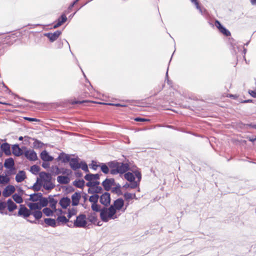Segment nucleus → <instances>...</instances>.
<instances>
[{"label": "nucleus", "instance_id": "nucleus-1", "mask_svg": "<svg viewBox=\"0 0 256 256\" xmlns=\"http://www.w3.org/2000/svg\"><path fill=\"white\" fill-rule=\"evenodd\" d=\"M56 161L60 160L64 164L68 162L70 166L74 171L80 168V158L78 156L76 158H71L70 154L62 152L59 154L58 157L56 158Z\"/></svg>", "mask_w": 256, "mask_h": 256}, {"label": "nucleus", "instance_id": "nucleus-2", "mask_svg": "<svg viewBox=\"0 0 256 256\" xmlns=\"http://www.w3.org/2000/svg\"><path fill=\"white\" fill-rule=\"evenodd\" d=\"M108 165L110 168V174L113 175L123 174L130 170L128 160L126 163L112 160L109 162Z\"/></svg>", "mask_w": 256, "mask_h": 256}, {"label": "nucleus", "instance_id": "nucleus-3", "mask_svg": "<svg viewBox=\"0 0 256 256\" xmlns=\"http://www.w3.org/2000/svg\"><path fill=\"white\" fill-rule=\"evenodd\" d=\"M31 214L32 210H30V209H28L24 204H20L16 215L17 216L22 217L26 219L28 222L32 224H38V222H36V220H31L28 219V218L31 215Z\"/></svg>", "mask_w": 256, "mask_h": 256}, {"label": "nucleus", "instance_id": "nucleus-4", "mask_svg": "<svg viewBox=\"0 0 256 256\" xmlns=\"http://www.w3.org/2000/svg\"><path fill=\"white\" fill-rule=\"evenodd\" d=\"M40 176L44 181L48 182V184H44L43 186L44 189L50 190L54 188L55 185L51 182L52 176L50 174L42 172L40 173Z\"/></svg>", "mask_w": 256, "mask_h": 256}, {"label": "nucleus", "instance_id": "nucleus-5", "mask_svg": "<svg viewBox=\"0 0 256 256\" xmlns=\"http://www.w3.org/2000/svg\"><path fill=\"white\" fill-rule=\"evenodd\" d=\"M87 224L86 216L84 214H80L76 216V219L74 220V226L75 228H85L86 227Z\"/></svg>", "mask_w": 256, "mask_h": 256}, {"label": "nucleus", "instance_id": "nucleus-6", "mask_svg": "<svg viewBox=\"0 0 256 256\" xmlns=\"http://www.w3.org/2000/svg\"><path fill=\"white\" fill-rule=\"evenodd\" d=\"M110 194L108 192H104L100 196V202L104 206V207H108L110 204Z\"/></svg>", "mask_w": 256, "mask_h": 256}, {"label": "nucleus", "instance_id": "nucleus-7", "mask_svg": "<svg viewBox=\"0 0 256 256\" xmlns=\"http://www.w3.org/2000/svg\"><path fill=\"white\" fill-rule=\"evenodd\" d=\"M115 180L113 178H106L102 183L104 190L106 192L110 190L112 186H115Z\"/></svg>", "mask_w": 256, "mask_h": 256}, {"label": "nucleus", "instance_id": "nucleus-8", "mask_svg": "<svg viewBox=\"0 0 256 256\" xmlns=\"http://www.w3.org/2000/svg\"><path fill=\"white\" fill-rule=\"evenodd\" d=\"M214 25L218 30L219 32L224 36H230V32L227 28H226L218 20H215Z\"/></svg>", "mask_w": 256, "mask_h": 256}, {"label": "nucleus", "instance_id": "nucleus-9", "mask_svg": "<svg viewBox=\"0 0 256 256\" xmlns=\"http://www.w3.org/2000/svg\"><path fill=\"white\" fill-rule=\"evenodd\" d=\"M23 154L30 161H35L38 159L36 152L33 150H25Z\"/></svg>", "mask_w": 256, "mask_h": 256}, {"label": "nucleus", "instance_id": "nucleus-10", "mask_svg": "<svg viewBox=\"0 0 256 256\" xmlns=\"http://www.w3.org/2000/svg\"><path fill=\"white\" fill-rule=\"evenodd\" d=\"M62 34V31L56 30L54 33L48 32L44 34V36L47 37L50 42H54Z\"/></svg>", "mask_w": 256, "mask_h": 256}, {"label": "nucleus", "instance_id": "nucleus-11", "mask_svg": "<svg viewBox=\"0 0 256 256\" xmlns=\"http://www.w3.org/2000/svg\"><path fill=\"white\" fill-rule=\"evenodd\" d=\"M16 190L14 186L12 185L7 186L2 192V196L8 198L12 195Z\"/></svg>", "mask_w": 256, "mask_h": 256}, {"label": "nucleus", "instance_id": "nucleus-12", "mask_svg": "<svg viewBox=\"0 0 256 256\" xmlns=\"http://www.w3.org/2000/svg\"><path fill=\"white\" fill-rule=\"evenodd\" d=\"M1 152H4L6 156H9L12 154V151L10 150V145L8 143L6 142L2 143L0 146Z\"/></svg>", "mask_w": 256, "mask_h": 256}, {"label": "nucleus", "instance_id": "nucleus-13", "mask_svg": "<svg viewBox=\"0 0 256 256\" xmlns=\"http://www.w3.org/2000/svg\"><path fill=\"white\" fill-rule=\"evenodd\" d=\"M12 154L16 156H22L24 152L22 150V149L19 146L18 144L12 145Z\"/></svg>", "mask_w": 256, "mask_h": 256}, {"label": "nucleus", "instance_id": "nucleus-14", "mask_svg": "<svg viewBox=\"0 0 256 256\" xmlns=\"http://www.w3.org/2000/svg\"><path fill=\"white\" fill-rule=\"evenodd\" d=\"M68 20L67 17L64 14H62L61 16L58 18V20L56 21V24H54L53 26L54 28H56L62 26L64 23L66 22Z\"/></svg>", "mask_w": 256, "mask_h": 256}, {"label": "nucleus", "instance_id": "nucleus-15", "mask_svg": "<svg viewBox=\"0 0 256 256\" xmlns=\"http://www.w3.org/2000/svg\"><path fill=\"white\" fill-rule=\"evenodd\" d=\"M71 204L70 198L68 196L62 197L60 198L59 202V204L61 207L64 208H66Z\"/></svg>", "mask_w": 256, "mask_h": 256}, {"label": "nucleus", "instance_id": "nucleus-16", "mask_svg": "<svg viewBox=\"0 0 256 256\" xmlns=\"http://www.w3.org/2000/svg\"><path fill=\"white\" fill-rule=\"evenodd\" d=\"M40 157L44 162H52L54 159V158L50 156L46 150L41 152Z\"/></svg>", "mask_w": 256, "mask_h": 256}, {"label": "nucleus", "instance_id": "nucleus-17", "mask_svg": "<svg viewBox=\"0 0 256 256\" xmlns=\"http://www.w3.org/2000/svg\"><path fill=\"white\" fill-rule=\"evenodd\" d=\"M116 210H120L124 206V200L120 198L115 200L112 205Z\"/></svg>", "mask_w": 256, "mask_h": 256}, {"label": "nucleus", "instance_id": "nucleus-18", "mask_svg": "<svg viewBox=\"0 0 256 256\" xmlns=\"http://www.w3.org/2000/svg\"><path fill=\"white\" fill-rule=\"evenodd\" d=\"M81 196L79 192H75L72 196V206H77L80 202V199Z\"/></svg>", "mask_w": 256, "mask_h": 256}, {"label": "nucleus", "instance_id": "nucleus-19", "mask_svg": "<svg viewBox=\"0 0 256 256\" xmlns=\"http://www.w3.org/2000/svg\"><path fill=\"white\" fill-rule=\"evenodd\" d=\"M106 207H103L100 214L101 220L104 222H106L110 220H111L109 218V216H108V212L106 210Z\"/></svg>", "mask_w": 256, "mask_h": 256}, {"label": "nucleus", "instance_id": "nucleus-20", "mask_svg": "<svg viewBox=\"0 0 256 256\" xmlns=\"http://www.w3.org/2000/svg\"><path fill=\"white\" fill-rule=\"evenodd\" d=\"M106 210L108 212V216L111 220H114L118 218L116 215L117 210L112 205H110L108 208L106 207Z\"/></svg>", "mask_w": 256, "mask_h": 256}, {"label": "nucleus", "instance_id": "nucleus-21", "mask_svg": "<svg viewBox=\"0 0 256 256\" xmlns=\"http://www.w3.org/2000/svg\"><path fill=\"white\" fill-rule=\"evenodd\" d=\"M56 169V171L55 172V175H58L60 174H66L67 175H69L70 174H72V171L70 170L67 169V168H60L58 166H56L54 167H53L52 168Z\"/></svg>", "mask_w": 256, "mask_h": 256}, {"label": "nucleus", "instance_id": "nucleus-22", "mask_svg": "<svg viewBox=\"0 0 256 256\" xmlns=\"http://www.w3.org/2000/svg\"><path fill=\"white\" fill-rule=\"evenodd\" d=\"M100 174H92L90 173L87 174L84 177V179L87 181H94V180H98L100 179Z\"/></svg>", "mask_w": 256, "mask_h": 256}, {"label": "nucleus", "instance_id": "nucleus-23", "mask_svg": "<svg viewBox=\"0 0 256 256\" xmlns=\"http://www.w3.org/2000/svg\"><path fill=\"white\" fill-rule=\"evenodd\" d=\"M26 178V172L24 170H20L16 176V180L18 182H23Z\"/></svg>", "mask_w": 256, "mask_h": 256}, {"label": "nucleus", "instance_id": "nucleus-24", "mask_svg": "<svg viewBox=\"0 0 256 256\" xmlns=\"http://www.w3.org/2000/svg\"><path fill=\"white\" fill-rule=\"evenodd\" d=\"M48 199L49 200L48 202L50 203V206L54 212H56L57 211L56 206L58 200L54 198V196L51 195L48 196Z\"/></svg>", "mask_w": 256, "mask_h": 256}, {"label": "nucleus", "instance_id": "nucleus-25", "mask_svg": "<svg viewBox=\"0 0 256 256\" xmlns=\"http://www.w3.org/2000/svg\"><path fill=\"white\" fill-rule=\"evenodd\" d=\"M57 181L60 184H68L70 182V178L68 176H58Z\"/></svg>", "mask_w": 256, "mask_h": 256}, {"label": "nucleus", "instance_id": "nucleus-26", "mask_svg": "<svg viewBox=\"0 0 256 256\" xmlns=\"http://www.w3.org/2000/svg\"><path fill=\"white\" fill-rule=\"evenodd\" d=\"M6 206L8 208V210L10 212H13L18 208L17 205L14 202V201L11 198H9L8 200L6 202Z\"/></svg>", "mask_w": 256, "mask_h": 256}, {"label": "nucleus", "instance_id": "nucleus-27", "mask_svg": "<svg viewBox=\"0 0 256 256\" xmlns=\"http://www.w3.org/2000/svg\"><path fill=\"white\" fill-rule=\"evenodd\" d=\"M88 192L90 194H102L103 192V189L101 186H94L93 188H89Z\"/></svg>", "mask_w": 256, "mask_h": 256}, {"label": "nucleus", "instance_id": "nucleus-28", "mask_svg": "<svg viewBox=\"0 0 256 256\" xmlns=\"http://www.w3.org/2000/svg\"><path fill=\"white\" fill-rule=\"evenodd\" d=\"M114 187L112 188L111 192L112 193L116 194L118 196L123 194L121 190V186L118 184H116Z\"/></svg>", "mask_w": 256, "mask_h": 256}, {"label": "nucleus", "instance_id": "nucleus-29", "mask_svg": "<svg viewBox=\"0 0 256 256\" xmlns=\"http://www.w3.org/2000/svg\"><path fill=\"white\" fill-rule=\"evenodd\" d=\"M109 162L107 163H100L99 164V166L102 172L104 174H108L110 172V170Z\"/></svg>", "mask_w": 256, "mask_h": 256}, {"label": "nucleus", "instance_id": "nucleus-30", "mask_svg": "<svg viewBox=\"0 0 256 256\" xmlns=\"http://www.w3.org/2000/svg\"><path fill=\"white\" fill-rule=\"evenodd\" d=\"M6 168L14 166V160L12 158H9L5 160L4 166Z\"/></svg>", "mask_w": 256, "mask_h": 256}, {"label": "nucleus", "instance_id": "nucleus-31", "mask_svg": "<svg viewBox=\"0 0 256 256\" xmlns=\"http://www.w3.org/2000/svg\"><path fill=\"white\" fill-rule=\"evenodd\" d=\"M42 194L40 192L32 194L30 195L29 200L33 202L39 201L40 199L42 198Z\"/></svg>", "mask_w": 256, "mask_h": 256}, {"label": "nucleus", "instance_id": "nucleus-32", "mask_svg": "<svg viewBox=\"0 0 256 256\" xmlns=\"http://www.w3.org/2000/svg\"><path fill=\"white\" fill-rule=\"evenodd\" d=\"M87 220L92 224H96L98 221V216L95 212H91L88 215Z\"/></svg>", "mask_w": 256, "mask_h": 256}, {"label": "nucleus", "instance_id": "nucleus-33", "mask_svg": "<svg viewBox=\"0 0 256 256\" xmlns=\"http://www.w3.org/2000/svg\"><path fill=\"white\" fill-rule=\"evenodd\" d=\"M44 223L48 226L52 228L56 226V221L54 219L52 218H44Z\"/></svg>", "mask_w": 256, "mask_h": 256}, {"label": "nucleus", "instance_id": "nucleus-34", "mask_svg": "<svg viewBox=\"0 0 256 256\" xmlns=\"http://www.w3.org/2000/svg\"><path fill=\"white\" fill-rule=\"evenodd\" d=\"M28 206L32 211L38 210L42 209L38 202L29 203L28 204Z\"/></svg>", "mask_w": 256, "mask_h": 256}, {"label": "nucleus", "instance_id": "nucleus-35", "mask_svg": "<svg viewBox=\"0 0 256 256\" xmlns=\"http://www.w3.org/2000/svg\"><path fill=\"white\" fill-rule=\"evenodd\" d=\"M32 140H34L33 146L36 149L42 148L45 145L44 144L36 138H32Z\"/></svg>", "mask_w": 256, "mask_h": 256}, {"label": "nucleus", "instance_id": "nucleus-36", "mask_svg": "<svg viewBox=\"0 0 256 256\" xmlns=\"http://www.w3.org/2000/svg\"><path fill=\"white\" fill-rule=\"evenodd\" d=\"M85 182L84 180H78L73 182L72 184L74 186L80 188H83L84 186Z\"/></svg>", "mask_w": 256, "mask_h": 256}, {"label": "nucleus", "instance_id": "nucleus-37", "mask_svg": "<svg viewBox=\"0 0 256 256\" xmlns=\"http://www.w3.org/2000/svg\"><path fill=\"white\" fill-rule=\"evenodd\" d=\"M31 215H32L35 218L34 220H40L42 216V212L40 210L32 211Z\"/></svg>", "mask_w": 256, "mask_h": 256}, {"label": "nucleus", "instance_id": "nucleus-38", "mask_svg": "<svg viewBox=\"0 0 256 256\" xmlns=\"http://www.w3.org/2000/svg\"><path fill=\"white\" fill-rule=\"evenodd\" d=\"M39 180V179L38 178L36 182L33 186H31L30 187L28 188L32 189L35 192H38L39 191L41 187L42 186V183L39 182L38 183V181Z\"/></svg>", "mask_w": 256, "mask_h": 256}, {"label": "nucleus", "instance_id": "nucleus-39", "mask_svg": "<svg viewBox=\"0 0 256 256\" xmlns=\"http://www.w3.org/2000/svg\"><path fill=\"white\" fill-rule=\"evenodd\" d=\"M48 202L49 200L48 198L43 197L42 196V198L40 199L38 203L42 208L46 207L48 206Z\"/></svg>", "mask_w": 256, "mask_h": 256}, {"label": "nucleus", "instance_id": "nucleus-40", "mask_svg": "<svg viewBox=\"0 0 256 256\" xmlns=\"http://www.w3.org/2000/svg\"><path fill=\"white\" fill-rule=\"evenodd\" d=\"M124 178L130 182L134 181L135 180V176L130 172H125L124 174Z\"/></svg>", "mask_w": 256, "mask_h": 256}, {"label": "nucleus", "instance_id": "nucleus-41", "mask_svg": "<svg viewBox=\"0 0 256 256\" xmlns=\"http://www.w3.org/2000/svg\"><path fill=\"white\" fill-rule=\"evenodd\" d=\"M14 200L17 204H21L23 202L22 196L18 194H14L12 196Z\"/></svg>", "mask_w": 256, "mask_h": 256}, {"label": "nucleus", "instance_id": "nucleus-42", "mask_svg": "<svg viewBox=\"0 0 256 256\" xmlns=\"http://www.w3.org/2000/svg\"><path fill=\"white\" fill-rule=\"evenodd\" d=\"M42 213L47 216H54V213L55 212L49 208L46 207L42 209Z\"/></svg>", "mask_w": 256, "mask_h": 256}, {"label": "nucleus", "instance_id": "nucleus-43", "mask_svg": "<svg viewBox=\"0 0 256 256\" xmlns=\"http://www.w3.org/2000/svg\"><path fill=\"white\" fill-rule=\"evenodd\" d=\"M100 196L98 194H93L89 198V201L92 204L98 203Z\"/></svg>", "mask_w": 256, "mask_h": 256}, {"label": "nucleus", "instance_id": "nucleus-44", "mask_svg": "<svg viewBox=\"0 0 256 256\" xmlns=\"http://www.w3.org/2000/svg\"><path fill=\"white\" fill-rule=\"evenodd\" d=\"M77 210L76 208H72L68 209V218L70 219L72 216L76 214Z\"/></svg>", "mask_w": 256, "mask_h": 256}, {"label": "nucleus", "instance_id": "nucleus-45", "mask_svg": "<svg viewBox=\"0 0 256 256\" xmlns=\"http://www.w3.org/2000/svg\"><path fill=\"white\" fill-rule=\"evenodd\" d=\"M40 168L39 166L34 164L30 166V172L36 175L40 172Z\"/></svg>", "mask_w": 256, "mask_h": 256}, {"label": "nucleus", "instance_id": "nucleus-46", "mask_svg": "<svg viewBox=\"0 0 256 256\" xmlns=\"http://www.w3.org/2000/svg\"><path fill=\"white\" fill-rule=\"evenodd\" d=\"M56 220L58 222H62V224H66L70 222L69 218H67L64 216H58Z\"/></svg>", "mask_w": 256, "mask_h": 256}, {"label": "nucleus", "instance_id": "nucleus-47", "mask_svg": "<svg viewBox=\"0 0 256 256\" xmlns=\"http://www.w3.org/2000/svg\"><path fill=\"white\" fill-rule=\"evenodd\" d=\"M92 210L94 212H100L102 210L101 206L98 203L92 204L91 206Z\"/></svg>", "mask_w": 256, "mask_h": 256}, {"label": "nucleus", "instance_id": "nucleus-48", "mask_svg": "<svg viewBox=\"0 0 256 256\" xmlns=\"http://www.w3.org/2000/svg\"><path fill=\"white\" fill-rule=\"evenodd\" d=\"M80 168H82L84 172H89V170L88 166V164L84 160H82L80 162Z\"/></svg>", "mask_w": 256, "mask_h": 256}, {"label": "nucleus", "instance_id": "nucleus-49", "mask_svg": "<svg viewBox=\"0 0 256 256\" xmlns=\"http://www.w3.org/2000/svg\"><path fill=\"white\" fill-rule=\"evenodd\" d=\"M6 203L4 202H0V214H7L8 212H4L3 210L6 208Z\"/></svg>", "mask_w": 256, "mask_h": 256}, {"label": "nucleus", "instance_id": "nucleus-50", "mask_svg": "<svg viewBox=\"0 0 256 256\" xmlns=\"http://www.w3.org/2000/svg\"><path fill=\"white\" fill-rule=\"evenodd\" d=\"M8 170L5 172V174L7 176H10L16 174V169L15 167H12L11 168H8Z\"/></svg>", "mask_w": 256, "mask_h": 256}, {"label": "nucleus", "instance_id": "nucleus-51", "mask_svg": "<svg viewBox=\"0 0 256 256\" xmlns=\"http://www.w3.org/2000/svg\"><path fill=\"white\" fill-rule=\"evenodd\" d=\"M2 176L1 182L2 183L1 184H6L10 182V178L8 176H7V174H5L4 176L2 175Z\"/></svg>", "mask_w": 256, "mask_h": 256}, {"label": "nucleus", "instance_id": "nucleus-52", "mask_svg": "<svg viewBox=\"0 0 256 256\" xmlns=\"http://www.w3.org/2000/svg\"><path fill=\"white\" fill-rule=\"evenodd\" d=\"M63 188H65L64 192L66 194H68L74 191V188L71 186H64Z\"/></svg>", "mask_w": 256, "mask_h": 256}, {"label": "nucleus", "instance_id": "nucleus-53", "mask_svg": "<svg viewBox=\"0 0 256 256\" xmlns=\"http://www.w3.org/2000/svg\"><path fill=\"white\" fill-rule=\"evenodd\" d=\"M140 183L136 180L133 182H130V188L132 189H134L136 188L139 186Z\"/></svg>", "mask_w": 256, "mask_h": 256}, {"label": "nucleus", "instance_id": "nucleus-54", "mask_svg": "<svg viewBox=\"0 0 256 256\" xmlns=\"http://www.w3.org/2000/svg\"><path fill=\"white\" fill-rule=\"evenodd\" d=\"M134 176H135V178L136 177L138 178V180L136 182H138L140 183V182L142 179L141 172L138 170H136L134 172Z\"/></svg>", "mask_w": 256, "mask_h": 256}, {"label": "nucleus", "instance_id": "nucleus-55", "mask_svg": "<svg viewBox=\"0 0 256 256\" xmlns=\"http://www.w3.org/2000/svg\"><path fill=\"white\" fill-rule=\"evenodd\" d=\"M126 200L129 201L130 200H132V194L129 192H126L122 194Z\"/></svg>", "mask_w": 256, "mask_h": 256}, {"label": "nucleus", "instance_id": "nucleus-56", "mask_svg": "<svg viewBox=\"0 0 256 256\" xmlns=\"http://www.w3.org/2000/svg\"><path fill=\"white\" fill-rule=\"evenodd\" d=\"M99 166V164H97L96 162L94 160L92 161L91 164V168L94 170H97Z\"/></svg>", "mask_w": 256, "mask_h": 256}, {"label": "nucleus", "instance_id": "nucleus-57", "mask_svg": "<svg viewBox=\"0 0 256 256\" xmlns=\"http://www.w3.org/2000/svg\"><path fill=\"white\" fill-rule=\"evenodd\" d=\"M24 118L25 120H26L28 121L32 122H40V120L37 119L36 118H30V117H24Z\"/></svg>", "mask_w": 256, "mask_h": 256}, {"label": "nucleus", "instance_id": "nucleus-58", "mask_svg": "<svg viewBox=\"0 0 256 256\" xmlns=\"http://www.w3.org/2000/svg\"><path fill=\"white\" fill-rule=\"evenodd\" d=\"M134 120L136 122H141L150 121V120L148 119H146L144 118H142L141 117H136V118H134Z\"/></svg>", "mask_w": 256, "mask_h": 256}, {"label": "nucleus", "instance_id": "nucleus-59", "mask_svg": "<svg viewBox=\"0 0 256 256\" xmlns=\"http://www.w3.org/2000/svg\"><path fill=\"white\" fill-rule=\"evenodd\" d=\"M90 102V101L86 100H82V101L74 100L72 102V104H83V103H85V102Z\"/></svg>", "mask_w": 256, "mask_h": 256}, {"label": "nucleus", "instance_id": "nucleus-60", "mask_svg": "<svg viewBox=\"0 0 256 256\" xmlns=\"http://www.w3.org/2000/svg\"><path fill=\"white\" fill-rule=\"evenodd\" d=\"M50 162H44L42 164V166L44 168H50Z\"/></svg>", "mask_w": 256, "mask_h": 256}, {"label": "nucleus", "instance_id": "nucleus-61", "mask_svg": "<svg viewBox=\"0 0 256 256\" xmlns=\"http://www.w3.org/2000/svg\"><path fill=\"white\" fill-rule=\"evenodd\" d=\"M168 67L167 70H166V82L168 84H172V82L170 80H169V78H168Z\"/></svg>", "mask_w": 256, "mask_h": 256}, {"label": "nucleus", "instance_id": "nucleus-62", "mask_svg": "<svg viewBox=\"0 0 256 256\" xmlns=\"http://www.w3.org/2000/svg\"><path fill=\"white\" fill-rule=\"evenodd\" d=\"M248 94L253 98H256V90H249Z\"/></svg>", "mask_w": 256, "mask_h": 256}, {"label": "nucleus", "instance_id": "nucleus-63", "mask_svg": "<svg viewBox=\"0 0 256 256\" xmlns=\"http://www.w3.org/2000/svg\"><path fill=\"white\" fill-rule=\"evenodd\" d=\"M74 174L76 176V177L77 178H81L82 176V172H81L80 171H76L75 172H74Z\"/></svg>", "mask_w": 256, "mask_h": 256}, {"label": "nucleus", "instance_id": "nucleus-64", "mask_svg": "<svg viewBox=\"0 0 256 256\" xmlns=\"http://www.w3.org/2000/svg\"><path fill=\"white\" fill-rule=\"evenodd\" d=\"M80 0H74L68 6V9L71 10L74 6Z\"/></svg>", "mask_w": 256, "mask_h": 256}]
</instances>
